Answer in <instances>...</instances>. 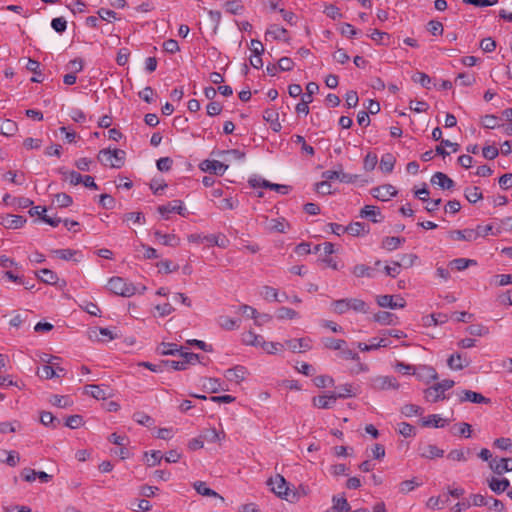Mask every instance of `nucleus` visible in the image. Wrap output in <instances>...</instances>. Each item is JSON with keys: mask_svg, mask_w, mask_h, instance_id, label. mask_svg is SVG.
Listing matches in <instances>:
<instances>
[{"mask_svg": "<svg viewBox=\"0 0 512 512\" xmlns=\"http://www.w3.org/2000/svg\"><path fill=\"white\" fill-rule=\"evenodd\" d=\"M331 307L334 313L342 315L352 310L357 313H368L369 306L366 302L359 298H343L334 300L331 303Z\"/></svg>", "mask_w": 512, "mask_h": 512, "instance_id": "nucleus-1", "label": "nucleus"}, {"mask_svg": "<svg viewBox=\"0 0 512 512\" xmlns=\"http://www.w3.org/2000/svg\"><path fill=\"white\" fill-rule=\"evenodd\" d=\"M268 485L271 486V490L280 498L285 499L291 503L297 502L300 498L298 491L291 490L288 487V483L285 478L280 474H277L274 478L268 481Z\"/></svg>", "mask_w": 512, "mask_h": 512, "instance_id": "nucleus-2", "label": "nucleus"}, {"mask_svg": "<svg viewBox=\"0 0 512 512\" xmlns=\"http://www.w3.org/2000/svg\"><path fill=\"white\" fill-rule=\"evenodd\" d=\"M125 156V151L121 149H102L99 151L97 159L104 166L118 169L124 165Z\"/></svg>", "mask_w": 512, "mask_h": 512, "instance_id": "nucleus-3", "label": "nucleus"}, {"mask_svg": "<svg viewBox=\"0 0 512 512\" xmlns=\"http://www.w3.org/2000/svg\"><path fill=\"white\" fill-rule=\"evenodd\" d=\"M108 289L115 295L131 297L136 293V287L122 277H112L108 281Z\"/></svg>", "mask_w": 512, "mask_h": 512, "instance_id": "nucleus-4", "label": "nucleus"}, {"mask_svg": "<svg viewBox=\"0 0 512 512\" xmlns=\"http://www.w3.org/2000/svg\"><path fill=\"white\" fill-rule=\"evenodd\" d=\"M370 386L374 391L397 390L400 385L393 376H375L371 379Z\"/></svg>", "mask_w": 512, "mask_h": 512, "instance_id": "nucleus-5", "label": "nucleus"}, {"mask_svg": "<svg viewBox=\"0 0 512 512\" xmlns=\"http://www.w3.org/2000/svg\"><path fill=\"white\" fill-rule=\"evenodd\" d=\"M432 139L435 141H440V145L436 146V153L443 157L449 155V152L445 150V147L452 148L453 152H457L459 149V145L457 143H453L450 140L442 139V130L439 127H436L432 131Z\"/></svg>", "mask_w": 512, "mask_h": 512, "instance_id": "nucleus-6", "label": "nucleus"}, {"mask_svg": "<svg viewBox=\"0 0 512 512\" xmlns=\"http://www.w3.org/2000/svg\"><path fill=\"white\" fill-rule=\"evenodd\" d=\"M371 194L374 198L380 201H388L392 197L396 196L397 190L391 184H384L378 187H375L371 190Z\"/></svg>", "mask_w": 512, "mask_h": 512, "instance_id": "nucleus-7", "label": "nucleus"}, {"mask_svg": "<svg viewBox=\"0 0 512 512\" xmlns=\"http://www.w3.org/2000/svg\"><path fill=\"white\" fill-rule=\"evenodd\" d=\"M377 304L380 307H388L391 309L404 308L406 301L400 296L380 295L377 297Z\"/></svg>", "mask_w": 512, "mask_h": 512, "instance_id": "nucleus-8", "label": "nucleus"}, {"mask_svg": "<svg viewBox=\"0 0 512 512\" xmlns=\"http://www.w3.org/2000/svg\"><path fill=\"white\" fill-rule=\"evenodd\" d=\"M157 210L162 216L173 212L181 216H186L187 214L186 208L181 200H173L165 205H160Z\"/></svg>", "mask_w": 512, "mask_h": 512, "instance_id": "nucleus-9", "label": "nucleus"}, {"mask_svg": "<svg viewBox=\"0 0 512 512\" xmlns=\"http://www.w3.org/2000/svg\"><path fill=\"white\" fill-rule=\"evenodd\" d=\"M459 401L462 402H471L477 404H489L491 400L482 394L472 391V390H462L459 393Z\"/></svg>", "mask_w": 512, "mask_h": 512, "instance_id": "nucleus-10", "label": "nucleus"}, {"mask_svg": "<svg viewBox=\"0 0 512 512\" xmlns=\"http://www.w3.org/2000/svg\"><path fill=\"white\" fill-rule=\"evenodd\" d=\"M285 346L288 349H290L292 352H296V353L306 352L312 348L310 338H299V339L286 340Z\"/></svg>", "mask_w": 512, "mask_h": 512, "instance_id": "nucleus-11", "label": "nucleus"}, {"mask_svg": "<svg viewBox=\"0 0 512 512\" xmlns=\"http://www.w3.org/2000/svg\"><path fill=\"white\" fill-rule=\"evenodd\" d=\"M489 467L495 474L502 475L506 472L512 471V459H510V458L492 459L489 462Z\"/></svg>", "mask_w": 512, "mask_h": 512, "instance_id": "nucleus-12", "label": "nucleus"}, {"mask_svg": "<svg viewBox=\"0 0 512 512\" xmlns=\"http://www.w3.org/2000/svg\"><path fill=\"white\" fill-rule=\"evenodd\" d=\"M247 375V369L244 366L236 365L233 368L227 369L224 372V377L230 381L234 382L236 384L241 383Z\"/></svg>", "mask_w": 512, "mask_h": 512, "instance_id": "nucleus-13", "label": "nucleus"}, {"mask_svg": "<svg viewBox=\"0 0 512 512\" xmlns=\"http://www.w3.org/2000/svg\"><path fill=\"white\" fill-rule=\"evenodd\" d=\"M418 451H419V455L422 458H426V459L440 458V457H443V455H444V450L438 448L434 444H420Z\"/></svg>", "mask_w": 512, "mask_h": 512, "instance_id": "nucleus-14", "label": "nucleus"}, {"mask_svg": "<svg viewBox=\"0 0 512 512\" xmlns=\"http://www.w3.org/2000/svg\"><path fill=\"white\" fill-rule=\"evenodd\" d=\"M269 38L288 42V31L279 25H271L265 32V39L268 40Z\"/></svg>", "mask_w": 512, "mask_h": 512, "instance_id": "nucleus-15", "label": "nucleus"}, {"mask_svg": "<svg viewBox=\"0 0 512 512\" xmlns=\"http://www.w3.org/2000/svg\"><path fill=\"white\" fill-rule=\"evenodd\" d=\"M26 223V218L20 215L7 214L1 217V225L7 229H18Z\"/></svg>", "mask_w": 512, "mask_h": 512, "instance_id": "nucleus-16", "label": "nucleus"}, {"mask_svg": "<svg viewBox=\"0 0 512 512\" xmlns=\"http://www.w3.org/2000/svg\"><path fill=\"white\" fill-rule=\"evenodd\" d=\"M202 388L208 393H217L219 391H227L228 388L223 386V383L218 378H203Z\"/></svg>", "mask_w": 512, "mask_h": 512, "instance_id": "nucleus-17", "label": "nucleus"}, {"mask_svg": "<svg viewBox=\"0 0 512 512\" xmlns=\"http://www.w3.org/2000/svg\"><path fill=\"white\" fill-rule=\"evenodd\" d=\"M431 183L447 190L452 189L455 186V182L443 172H436L431 177Z\"/></svg>", "mask_w": 512, "mask_h": 512, "instance_id": "nucleus-18", "label": "nucleus"}, {"mask_svg": "<svg viewBox=\"0 0 512 512\" xmlns=\"http://www.w3.org/2000/svg\"><path fill=\"white\" fill-rule=\"evenodd\" d=\"M202 170L222 175L228 168L227 165L218 160H206L202 163Z\"/></svg>", "mask_w": 512, "mask_h": 512, "instance_id": "nucleus-19", "label": "nucleus"}, {"mask_svg": "<svg viewBox=\"0 0 512 512\" xmlns=\"http://www.w3.org/2000/svg\"><path fill=\"white\" fill-rule=\"evenodd\" d=\"M447 364L453 370H462L470 364V361L462 354L455 353L448 358Z\"/></svg>", "mask_w": 512, "mask_h": 512, "instance_id": "nucleus-20", "label": "nucleus"}, {"mask_svg": "<svg viewBox=\"0 0 512 512\" xmlns=\"http://www.w3.org/2000/svg\"><path fill=\"white\" fill-rule=\"evenodd\" d=\"M488 486L494 493L501 494L510 486V481L507 478L492 477L488 480Z\"/></svg>", "mask_w": 512, "mask_h": 512, "instance_id": "nucleus-21", "label": "nucleus"}, {"mask_svg": "<svg viewBox=\"0 0 512 512\" xmlns=\"http://www.w3.org/2000/svg\"><path fill=\"white\" fill-rule=\"evenodd\" d=\"M337 400V396L335 393L330 395H322L313 399V403L316 407L320 409H329L332 408Z\"/></svg>", "mask_w": 512, "mask_h": 512, "instance_id": "nucleus-22", "label": "nucleus"}, {"mask_svg": "<svg viewBox=\"0 0 512 512\" xmlns=\"http://www.w3.org/2000/svg\"><path fill=\"white\" fill-rule=\"evenodd\" d=\"M154 236L165 246L177 247L180 245V238L175 234H163L160 231H155Z\"/></svg>", "mask_w": 512, "mask_h": 512, "instance_id": "nucleus-23", "label": "nucleus"}, {"mask_svg": "<svg viewBox=\"0 0 512 512\" xmlns=\"http://www.w3.org/2000/svg\"><path fill=\"white\" fill-rule=\"evenodd\" d=\"M332 503V507L325 512H349L350 510V505L344 496H333Z\"/></svg>", "mask_w": 512, "mask_h": 512, "instance_id": "nucleus-24", "label": "nucleus"}, {"mask_svg": "<svg viewBox=\"0 0 512 512\" xmlns=\"http://www.w3.org/2000/svg\"><path fill=\"white\" fill-rule=\"evenodd\" d=\"M479 236L480 232L473 229L456 230L452 232V237L456 240L474 241Z\"/></svg>", "mask_w": 512, "mask_h": 512, "instance_id": "nucleus-25", "label": "nucleus"}, {"mask_svg": "<svg viewBox=\"0 0 512 512\" xmlns=\"http://www.w3.org/2000/svg\"><path fill=\"white\" fill-rule=\"evenodd\" d=\"M279 114L275 109H266L263 112V119L270 123L273 131L278 132L281 129V124L278 121Z\"/></svg>", "mask_w": 512, "mask_h": 512, "instance_id": "nucleus-26", "label": "nucleus"}, {"mask_svg": "<svg viewBox=\"0 0 512 512\" xmlns=\"http://www.w3.org/2000/svg\"><path fill=\"white\" fill-rule=\"evenodd\" d=\"M201 438L206 442L216 443L225 438V432H218L215 428H208L203 431Z\"/></svg>", "mask_w": 512, "mask_h": 512, "instance_id": "nucleus-27", "label": "nucleus"}, {"mask_svg": "<svg viewBox=\"0 0 512 512\" xmlns=\"http://www.w3.org/2000/svg\"><path fill=\"white\" fill-rule=\"evenodd\" d=\"M425 399L429 402L435 403L439 400H444L446 397L437 384L427 388L424 392Z\"/></svg>", "mask_w": 512, "mask_h": 512, "instance_id": "nucleus-28", "label": "nucleus"}, {"mask_svg": "<svg viewBox=\"0 0 512 512\" xmlns=\"http://www.w3.org/2000/svg\"><path fill=\"white\" fill-rule=\"evenodd\" d=\"M346 230L352 236H363L369 232V226L362 222H353L346 226Z\"/></svg>", "mask_w": 512, "mask_h": 512, "instance_id": "nucleus-29", "label": "nucleus"}, {"mask_svg": "<svg viewBox=\"0 0 512 512\" xmlns=\"http://www.w3.org/2000/svg\"><path fill=\"white\" fill-rule=\"evenodd\" d=\"M263 340L264 338L261 335H257L252 331H248L242 334V342L246 345L261 347Z\"/></svg>", "mask_w": 512, "mask_h": 512, "instance_id": "nucleus-30", "label": "nucleus"}, {"mask_svg": "<svg viewBox=\"0 0 512 512\" xmlns=\"http://www.w3.org/2000/svg\"><path fill=\"white\" fill-rule=\"evenodd\" d=\"M352 274L357 277V278H361V277H368V278H372L374 277V270L373 268L365 265V264H357L355 265L352 270H351Z\"/></svg>", "mask_w": 512, "mask_h": 512, "instance_id": "nucleus-31", "label": "nucleus"}, {"mask_svg": "<svg viewBox=\"0 0 512 512\" xmlns=\"http://www.w3.org/2000/svg\"><path fill=\"white\" fill-rule=\"evenodd\" d=\"M323 346L330 350H339L343 349L346 346V341L343 339H336L332 337H324L321 340Z\"/></svg>", "mask_w": 512, "mask_h": 512, "instance_id": "nucleus-32", "label": "nucleus"}, {"mask_svg": "<svg viewBox=\"0 0 512 512\" xmlns=\"http://www.w3.org/2000/svg\"><path fill=\"white\" fill-rule=\"evenodd\" d=\"M447 424V421L441 418L438 414L429 415L427 418H424L422 421V425L426 427H435L442 428Z\"/></svg>", "mask_w": 512, "mask_h": 512, "instance_id": "nucleus-33", "label": "nucleus"}, {"mask_svg": "<svg viewBox=\"0 0 512 512\" xmlns=\"http://www.w3.org/2000/svg\"><path fill=\"white\" fill-rule=\"evenodd\" d=\"M405 242V238L400 237H385L382 240V248L388 251L396 250L401 244Z\"/></svg>", "mask_w": 512, "mask_h": 512, "instance_id": "nucleus-34", "label": "nucleus"}, {"mask_svg": "<svg viewBox=\"0 0 512 512\" xmlns=\"http://www.w3.org/2000/svg\"><path fill=\"white\" fill-rule=\"evenodd\" d=\"M470 452V449H453L448 453L447 458L452 461L465 462Z\"/></svg>", "mask_w": 512, "mask_h": 512, "instance_id": "nucleus-35", "label": "nucleus"}, {"mask_svg": "<svg viewBox=\"0 0 512 512\" xmlns=\"http://www.w3.org/2000/svg\"><path fill=\"white\" fill-rule=\"evenodd\" d=\"M37 275L39 279L46 284L53 285L56 284V282L58 281L57 274L47 268L41 269Z\"/></svg>", "mask_w": 512, "mask_h": 512, "instance_id": "nucleus-36", "label": "nucleus"}, {"mask_svg": "<svg viewBox=\"0 0 512 512\" xmlns=\"http://www.w3.org/2000/svg\"><path fill=\"white\" fill-rule=\"evenodd\" d=\"M26 68L35 74V76L31 78L32 82L41 83L43 81V78L41 77L40 63L38 61L29 59Z\"/></svg>", "mask_w": 512, "mask_h": 512, "instance_id": "nucleus-37", "label": "nucleus"}, {"mask_svg": "<svg viewBox=\"0 0 512 512\" xmlns=\"http://www.w3.org/2000/svg\"><path fill=\"white\" fill-rule=\"evenodd\" d=\"M17 131V124L10 119L0 120V133L6 136H11Z\"/></svg>", "mask_w": 512, "mask_h": 512, "instance_id": "nucleus-38", "label": "nucleus"}, {"mask_svg": "<svg viewBox=\"0 0 512 512\" xmlns=\"http://www.w3.org/2000/svg\"><path fill=\"white\" fill-rule=\"evenodd\" d=\"M395 162V157L392 154L387 153L381 158L380 169L385 173H391L393 171Z\"/></svg>", "mask_w": 512, "mask_h": 512, "instance_id": "nucleus-39", "label": "nucleus"}, {"mask_svg": "<svg viewBox=\"0 0 512 512\" xmlns=\"http://www.w3.org/2000/svg\"><path fill=\"white\" fill-rule=\"evenodd\" d=\"M85 391L97 400H104L107 398L106 391L99 385H86Z\"/></svg>", "mask_w": 512, "mask_h": 512, "instance_id": "nucleus-40", "label": "nucleus"}, {"mask_svg": "<svg viewBox=\"0 0 512 512\" xmlns=\"http://www.w3.org/2000/svg\"><path fill=\"white\" fill-rule=\"evenodd\" d=\"M464 195L470 203H476L483 198L480 188L476 186L466 188Z\"/></svg>", "mask_w": 512, "mask_h": 512, "instance_id": "nucleus-41", "label": "nucleus"}, {"mask_svg": "<svg viewBox=\"0 0 512 512\" xmlns=\"http://www.w3.org/2000/svg\"><path fill=\"white\" fill-rule=\"evenodd\" d=\"M449 265L458 271H462V270L467 269L471 265H476V261L472 260V259H466V258H457V259L452 260L449 263Z\"/></svg>", "mask_w": 512, "mask_h": 512, "instance_id": "nucleus-42", "label": "nucleus"}, {"mask_svg": "<svg viewBox=\"0 0 512 512\" xmlns=\"http://www.w3.org/2000/svg\"><path fill=\"white\" fill-rule=\"evenodd\" d=\"M194 488L197 491V493H199L200 495L210 496V497H219V498L223 499L221 496H219V494L217 492H215L214 490L208 488L206 486L205 482H202V481L195 482L194 483Z\"/></svg>", "mask_w": 512, "mask_h": 512, "instance_id": "nucleus-43", "label": "nucleus"}, {"mask_svg": "<svg viewBox=\"0 0 512 512\" xmlns=\"http://www.w3.org/2000/svg\"><path fill=\"white\" fill-rule=\"evenodd\" d=\"M394 319H396V317L392 313L386 311H380L374 315V321L382 325L394 324Z\"/></svg>", "mask_w": 512, "mask_h": 512, "instance_id": "nucleus-44", "label": "nucleus"}, {"mask_svg": "<svg viewBox=\"0 0 512 512\" xmlns=\"http://www.w3.org/2000/svg\"><path fill=\"white\" fill-rule=\"evenodd\" d=\"M218 324L221 328L231 331L239 327L238 321L229 316H220L218 318Z\"/></svg>", "mask_w": 512, "mask_h": 512, "instance_id": "nucleus-45", "label": "nucleus"}, {"mask_svg": "<svg viewBox=\"0 0 512 512\" xmlns=\"http://www.w3.org/2000/svg\"><path fill=\"white\" fill-rule=\"evenodd\" d=\"M285 344L279 342H267L263 340L261 348L268 354H276L284 349Z\"/></svg>", "mask_w": 512, "mask_h": 512, "instance_id": "nucleus-46", "label": "nucleus"}, {"mask_svg": "<svg viewBox=\"0 0 512 512\" xmlns=\"http://www.w3.org/2000/svg\"><path fill=\"white\" fill-rule=\"evenodd\" d=\"M38 376L43 379H52L54 377H61V374L55 370L54 366L50 365H44L41 369V371L37 372Z\"/></svg>", "mask_w": 512, "mask_h": 512, "instance_id": "nucleus-47", "label": "nucleus"}, {"mask_svg": "<svg viewBox=\"0 0 512 512\" xmlns=\"http://www.w3.org/2000/svg\"><path fill=\"white\" fill-rule=\"evenodd\" d=\"M401 413L406 417H412L415 415H422L423 409L415 404H405L401 408Z\"/></svg>", "mask_w": 512, "mask_h": 512, "instance_id": "nucleus-48", "label": "nucleus"}, {"mask_svg": "<svg viewBox=\"0 0 512 512\" xmlns=\"http://www.w3.org/2000/svg\"><path fill=\"white\" fill-rule=\"evenodd\" d=\"M469 502L470 507L476 506V507H482V506H488L489 505V499L487 496H484L482 494H471L469 496Z\"/></svg>", "mask_w": 512, "mask_h": 512, "instance_id": "nucleus-49", "label": "nucleus"}, {"mask_svg": "<svg viewBox=\"0 0 512 512\" xmlns=\"http://www.w3.org/2000/svg\"><path fill=\"white\" fill-rule=\"evenodd\" d=\"M225 8L228 13H230L232 15H237L243 11L244 6L238 0H231V1H227L225 3Z\"/></svg>", "mask_w": 512, "mask_h": 512, "instance_id": "nucleus-50", "label": "nucleus"}, {"mask_svg": "<svg viewBox=\"0 0 512 512\" xmlns=\"http://www.w3.org/2000/svg\"><path fill=\"white\" fill-rule=\"evenodd\" d=\"M261 295L265 300L282 302V300L278 298V291L271 286H264Z\"/></svg>", "mask_w": 512, "mask_h": 512, "instance_id": "nucleus-51", "label": "nucleus"}, {"mask_svg": "<svg viewBox=\"0 0 512 512\" xmlns=\"http://www.w3.org/2000/svg\"><path fill=\"white\" fill-rule=\"evenodd\" d=\"M379 211L375 206L366 205L360 212L362 218H369L372 222L376 223L378 220L375 218Z\"/></svg>", "mask_w": 512, "mask_h": 512, "instance_id": "nucleus-52", "label": "nucleus"}, {"mask_svg": "<svg viewBox=\"0 0 512 512\" xmlns=\"http://www.w3.org/2000/svg\"><path fill=\"white\" fill-rule=\"evenodd\" d=\"M398 432L405 438L415 436V427L407 422L398 424Z\"/></svg>", "mask_w": 512, "mask_h": 512, "instance_id": "nucleus-53", "label": "nucleus"}, {"mask_svg": "<svg viewBox=\"0 0 512 512\" xmlns=\"http://www.w3.org/2000/svg\"><path fill=\"white\" fill-rule=\"evenodd\" d=\"M206 241L211 245H216L221 248H225L227 246L228 240L225 236L210 234L206 235Z\"/></svg>", "mask_w": 512, "mask_h": 512, "instance_id": "nucleus-54", "label": "nucleus"}, {"mask_svg": "<svg viewBox=\"0 0 512 512\" xmlns=\"http://www.w3.org/2000/svg\"><path fill=\"white\" fill-rule=\"evenodd\" d=\"M279 319H296L299 318L298 312L288 307H281L277 310Z\"/></svg>", "mask_w": 512, "mask_h": 512, "instance_id": "nucleus-55", "label": "nucleus"}, {"mask_svg": "<svg viewBox=\"0 0 512 512\" xmlns=\"http://www.w3.org/2000/svg\"><path fill=\"white\" fill-rule=\"evenodd\" d=\"M412 80L424 88L430 89L431 78L426 73L417 72L412 76Z\"/></svg>", "mask_w": 512, "mask_h": 512, "instance_id": "nucleus-56", "label": "nucleus"}, {"mask_svg": "<svg viewBox=\"0 0 512 512\" xmlns=\"http://www.w3.org/2000/svg\"><path fill=\"white\" fill-rule=\"evenodd\" d=\"M133 419L140 425L143 426H151L154 423V420L152 417H150L148 414L144 412H136L133 415Z\"/></svg>", "mask_w": 512, "mask_h": 512, "instance_id": "nucleus-57", "label": "nucleus"}, {"mask_svg": "<svg viewBox=\"0 0 512 512\" xmlns=\"http://www.w3.org/2000/svg\"><path fill=\"white\" fill-rule=\"evenodd\" d=\"M313 382H314V385L318 388H324V387H327V386H331L334 384V380L332 377L328 376V375H319V376H316L314 379H313Z\"/></svg>", "mask_w": 512, "mask_h": 512, "instance_id": "nucleus-58", "label": "nucleus"}, {"mask_svg": "<svg viewBox=\"0 0 512 512\" xmlns=\"http://www.w3.org/2000/svg\"><path fill=\"white\" fill-rule=\"evenodd\" d=\"M163 366L165 367V370L180 371V370H185L186 369L185 364L183 362V359L179 360V361H176V360H164L163 361Z\"/></svg>", "mask_w": 512, "mask_h": 512, "instance_id": "nucleus-59", "label": "nucleus"}, {"mask_svg": "<svg viewBox=\"0 0 512 512\" xmlns=\"http://www.w3.org/2000/svg\"><path fill=\"white\" fill-rule=\"evenodd\" d=\"M378 162L377 155L374 153H368L363 161V168L366 171H372Z\"/></svg>", "mask_w": 512, "mask_h": 512, "instance_id": "nucleus-60", "label": "nucleus"}, {"mask_svg": "<svg viewBox=\"0 0 512 512\" xmlns=\"http://www.w3.org/2000/svg\"><path fill=\"white\" fill-rule=\"evenodd\" d=\"M52 253L62 260H71L78 252L72 249H56Z\"/></svg>", "mask_w": 512, "mask_h": 512, "instance_id": "nucleus-61", "label": "nucleus"}, {"mask_svg": "<svg viewBox=\"0 0 512 512\" xmlns=\"http://www.w3.org/2000/svg\"><path fill=\"white\" fill-rule=\"evenodd\" d=\"M54 201L59 207H68L72 204V197L66 193H58Z\"/></svg>", "mask_w": 512, "mask_h": 512, "instance_id": "nucleus-62", "label": "nucleus"}, {"mask_svg": "<svg viewBox=\"0 0 512 512\" xmlns=\"http://www.w3.org/2000/svg\"><path fill=\"white\" fill-rule=\"evenodd\" d=\"M419 485L420 484L418 482H416L415 479L405 480L399 484V491L403 494H406V493L414 490Z\"/></svg>", "mask_w": 512, "mask_h": 512, "instance_id": "nucleus-63", "label": "nucleus"}, {"mask_svg": "<svg viewBox=\"0 0 512 512\" xmlns=\"http://www.w3.org/2000/svg\"><path fill=\"white\" fill-rule=\"evenodd\" d=\"M489 499V505L487 506L489 510H494L496 512H505L506 511V507H505V504L494 498V497H488Z\"/></svg>", "mask_w": 512, "mask_h": 512, "instance_id": "nucleus-64", "label": "nucleus"}]
</instances>
